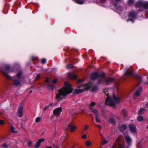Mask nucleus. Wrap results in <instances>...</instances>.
I'll return each instance as SVG.
<instances>
[{"label": "nucleus", "mask_w": 148, "mask_h": 148, "mask_svg": "<svg viewBox=\"0 0 148 148\" xmlns=\"http://www.w3.org/2000/svg\"><path fill=\"white\" fill-rule=\"evenodd\" d=\"M45 82H46V83H47V82H49V79L48 78H47L45 81Z\"/></svg>", "instance_id": "09e8293b"}, {"label": "nucleus", "mask_w": 148, "mask_h": 148, "mask_svg": "<svg viewBox=\"0 0 148 148\" xmlns=\"http://www.w3.org/2000/svg\"><path fill=\"white\" fill-rule=\"evenodd\" d=\"M76 127L75 126H73L71 125H68L67 127L65 128L66 130H67L69 128H70L71 130V132H73L76 128Z\"/></svg>", "instance_id": "4468645a"}, {"label": "nucleus", "mask_w": 148, "mask_h": 148, "mask_svg": "<svg viewBox=\"0 0 148 148\" xmlns=\"http://www.w3.org/2000/svg\"><path fill=\"white\" fill-rule=\"evenodd\" d=\"M72 67V64H70L68 65L67 66V68L68 69H69L71 68Z\"/></svg>", "instance_id": "4c0bfd02"}, {"label": "nucleus", "mask_w": 148, "mask_h": 148, "mask_svg": "<svg viewBox=\"0 0 148 148\" xmlns=\"http://www.w3.org/2000/svg\"><path fill=\"white\" fill-rule=\"evenodd\" d=\"M3 114V112H0V114Z\"/></svg>", "instance_id": "603ef678"}, {"label": "nucleus", "mask_w": 148, "mask_h": 148, "mask_svg": "<svg viewBox=\"0 0 148 148\" xmlns=\"http://www.w3.org/2000/svg\"><path fill=\"white\" fill-rule=\"evenodd\" d=\"M63 139H65V137L64 136V137H62V139H63Z\"/></svg>", "instance_id": "864d4df0"}, {"label": "nucleus", "mask_w": 148, "mask_h": 148, "mask_svg": "<svg viewBox=\"0 0 148 148\" xmlns=\"http://www.w3.org/2000/svg\"><path fill=\"white\" fill-rule=\"evenodd\" d=\"M96 126L100 129L101 128V127L100 125H97Z\"/></svg>", "instance_id": "49530a36"}, {"label": "nucleus", "mask_w": 148, "mask_h": 148, "mask_svg": "<svg viewBox=\"0 0 148 148\" xmlns=\"http://www.w3.org/2000/svg\"><path fill=\"white\" fill-rule=\"evenodd\" d=\"M130 130L133 133H134L136 131V127L135 125L133 124L129 125Z\"/></svg>", "instance_id": "ddd939ff"}, {"label": "nucleus", "mask_w": 148, "mask_h": 148, "mask_svg": "<svg viewBox=\"0 0 148 148\" xmlns=\"http://www.w3.org/2000/svg\"><path fill=\"white\" fill-rule=\"evenodd\" d=\"M144 120V117L141 116H138L137 117V120L139 122H141Z\"/></svg>", "instance_id": "b1692460"}, {"label": "nucleus", "mask_w": 148, "mask_h": 148, "mask_svg": "<svg viewBox=\"0 0 148 148\" xmlns=\"http://www.w3.org/2000/svg\"><path fill=\"white\" fill-rule=\"evenodd\" d=\"M105 77V74L104 73H99L98 72L92 73L91 75V79L93 80L98 79L99 78H103Z\"/></svg>", "instance_id": "0eeeda50"}, {"label": "nucleus", "mask_w": 148, "mask_h": 148, "mask_svg": "<svg viewBox=\"0 0 148 148\" xmlns=\"http://www.w3.org/2000/svg\"><path fill=\"white\" fill-rule=\"evenodd\" d=\"M41 62L42 63L44 64L46 62V60L45 58H43L41 60Z\"/></svg>", "instance_id": "c9c22d12"}, {"label": "nucleus", "mask_w": 148, "mask_h": 148, "mask_svg": "<svg viewBox=\"0 0 148 148\" xmlns=\"http://www.w3.org/2000/svg\"><path fill=\"white\" fill-rule=\"evenodd\" d=\"M40 74H38L37 75V77L36 78V80H38L40 78Z\"/></svg>", "instance_id": "37998d69"}, {"label": "nucleus", "mask_w": 148, "mask_h": 148, "mask_svg": "<svg viewBox=\"0 0 148 148\" xmlns=\"http://www.w3.org/2000/svg\"><path fill=\"white\" fill-rule=\"evenodd\" d=\"M47 88L49 89L53 90L55 88L54 86L51 84H48L47 85Z\"/></svg>", "instance_id": "412c9836"}, {"label": "nucleus", "mask_w": 148, "mask_h": 148, "mask_svg": "<svg viewBox=\"0 0 148 148\" xmlns=\"http://www.w3.org/2000/svg\"><path fill=\"white\" fill-rule=\"evenodd\" d=\"M120 139L117 138L115 143L113 145V148H123L122 145L119 143Z\"/></svg>", "instance_id": "6e6552de"}, {"label": "nucleus", "mask_w": 148, "mask_h": 148, "mask_svg": "<svg viewBox=\"0 0 148 148\" xmlns=\"http://www.w3.org/2000/svg\"><path fill=\"white\" fill-rule=\"evenodd\" d=\"M138 147H141L140 144H138Z\"/></svg>", "instance_id": "6e6d98bb"}, {"label": "nucleus", "mask_w": 148, "mask_h": 148, "mask_svg": "<svg viewBox=\"0 0 148 148\" xmlns=\"http://www.w3.org/2000/svg\"><path fill=\"white\" fill-rule=\"evenodd\" d=\"M62 111V108L61 107H58L55 109L53 111V114L59 116Z\"/></svg>", "instance_id": "9d476101"}, {"label": "nucleus", "mask_w": 148, "mask_h": 148, "mask_svg": "<svg viewBox=\"0 0 148 148\" xmlns=\"http://www.w3.org/2000/svg\"><path fill=\"white\" fill-rule=\"evenodd\" d=\"M64 84L65 86L59 89L56 94V99L57 101H61L65 99L66 95L73 91L71 85L67 81H65Z\"/></svg>", "instance_id": "f03ea898"}, {"label": "nucleus", "mask_w": 148, "mask_h": 148, "mask_svg": "<svg viewBox=\"0 0 148 148\" xmlns=\"http://www.w3.org/2000/svg\"><path fill=\"white\" fill-rule=\"evenodd\" d=\"M23 107L22 106H21L18 109L17 113L19 117H21L23 116Z\"/></svg>", "instance_id": "2eb2a0df"}, {"label": "nucleus", "mask_w": 148, "mask_h": 148, "mask_svg": "<svg viewBox=\"0 0 148 148\" xmlns=\"http://www.w3.org/2000/svg\"><path fill=\"white\" fill-rule=\"evenodd\" d=\"M86 146H89L91 144V143L89 141H87L86 143Z\"/></svg>", "instance_id": "72a5a7b5"}, {"label": "nucleus", "mask_w": 148, "mask_h": 148, "mask_svg": "<svg viewBox=\"0 0 148 148\" xmlns=\"http://www.w3.org/2000/svg\"><path fill=\"white\" fill-rule=\"evenodd\" d=\"M45 140V139L44 138H42L39 139L36 143L35 147L37 148H39L40 147L41 143L44 142Z\"/></svg>", "instance_id": "f8f14e48"}, {"label": "nucleus", "mask_w": 148, "mask_h": 148, "mask_svg": "<svg viewBox=\"0 0 148 148\" xmlns=\"http://www.w3.org/2000/svg\"><path fill=\"white\" fill-rule=\"evenodd\" d=\"M68 76L72 79H75L77 78V76L74 75L72 73H69L68 74Z\"/></svg>", "instance_id": "a211bd4d"}, {"label": "nucleus", "mask_w": 148, "mask_h": 148, "mask_svg": "<svg viewBox=\"0 0 148 148\" xmlns=\"http://www.w3.org/2000/svg\"><path fill=\"white\" fill-rule=\"evenodd\" d=\"M143 7L145 9H148V2H144Z\"/></svg>", "instance_id": "393cba45"}, {"label": "nucleus", "mask_w": 148, "mask_h": 148, "mask_svg": "<svg viewBox=\"0 0 148 148\" xmlns=\"http://www.w3.org/2000/svg\"><path fill=\"white\" fill-rule=\"evenodd\" d=\"M146 106L148 108V102L145 104Z\"/></svg>", "instance_id": "3c124183"}, {"label": "nucleus", "mask_w": 148, "mask_h": 148, "mask_svg": "<svg viewBox=\"0 0 148 148\" xmlns=\"http://www.w3.org/2000/svg\"><path fill=\"white\" fill-rule=\"evenodd\" d=\"M97 86H94L92 89V91L93 92H95L97 90Z\"/></svg>", "instance_id": "c756f323"}, {"label": "nucleus", "mask_w": 148, "mask_h": 148, "mask_svg": "<svg viewBox=\"0 0 148 148\" xmlns=\"http://www.w3.org/2000/svg\"><path fill=\"white\" fill-rule=\"evenodd\" d=\"M102 115L103 116H105V113L103 111H102Z\"/></svg>", "instance_id": "de8ad7c7"}, {"label": "nucleus", "mask_w": 148, "mask_h": 148, "mask_svg": "<svg viewBox=\"0 0 148 148\" xmlns=\"http://www.w3.org/2000/svg\"><path fill=\"white\" fill-rule=\"evenodd\" d=\"M91 86V84L90 82L85 84L83 85H79L78 87L79 88L78 89H75V92L77 93L84 92V91L89 89Z\"/></svg>", "instance_id": "20e7f679"}, {"label": "nucleus", "mask_w": 148, "mask_h": 148, "mask_svg": "<svg viewBox=\"0 0 148 148\" xmlns=\"http://www.w3.org/2000/svg\"><path fill=\"white\" fill-rule=\"evenodd\" d=\"M128 15L130 17L134 18L136 17V14L135 12H132L129 13Z\"/></svg>", "instance_id": "aec40b11"}, {"label": "nucleus", "mask_w": 148, "mask_h": 148, "mask_svg": "<svg viewBox=\"0 0 148 148\" xmlns=\"http://www.w3.org/2000/svg\"><path fill=\"white\" fill-rule=\"evenodd\" d=\"M126 111L125 109H123L122 110L121 114H122L125 115V114L126 113Z\"/></svg>", "instance_id": "e433bc0d"}, {"label": "nucleus", "mask_w": 148, "mask_h": 148, "mask_svg": "<svg viewBox=\"0 0 148 148\" xmlns=\"http://www.w3.org/2000/svg\"><path fill=\"white\" fill-rule=\"evenodd\" d=\"M145 110V109L143 108H141L140 109V110L139 111V113L140 114L142 112Z\"/></svg>", "instance_id": "f704fd0d"}, {"label": "nucleus", "mask_w": 148, "mask_h": 148, "mask_svg": "<svg viewBox=\"0 0 148 148\" xmlns=\"http://www.w3.org/2000/svg\"><path fill=\"white\" fill-rule=\"evenodd\" d=\"M86 137H87V136L85 134L83 135H82V138H84V139L86 138Z\"/></svg>", "instance_id": "79ce46f5"}, {"label": "nucleus", "mask_w": 148, "mask_h": 148, "mask_svg": "<svg viewBox=\"0 0 148 148\" xmlns=\"http://www.w3.org/2000/svg\"><path fill=\"white\" fill-rule=\"evenodd\" d=\"M8 146L7 145L5 144L3 145L2 146V147H3L4 148H7L8 147Z\"/></svg>", "instance_id": "ea45409f"}, {"label": "nucleus", "mask_w": 148, "mask_h": 148, "mask_svg": "<svg viewBox=\"0 0 148 148\" xmlns=\"http://www.w3.org/2000/svg\"><path fill=\"white\" fill-rule=\"evenodd\" d=\"M127 128L126 126L124 124H122L119 127V130L121 132H123V131L126 130Z\"/></svg>", "instance_id": "6ab92c4d"}, {"label": "nucleus", "mask_w": 148, "mask_h": 148, "mask_svg": "<svg viewBox=\"0 0 148 148\" xmlns=\"http://www.w3.org/2000/svg\"><path fill=\"white\" fill-rule=\"evenodd\" d=\"M102 142L101 143L102 145H103L105 144H106L108 143V141H107L105 138H104L102 136Z\"/></svg>", "instance_id": "5701e85b"}, {"label": "nucleus", "mask_w": 148, "mask_h": 148, "mask_svg": "<svg viewBox=\"0 0 148 148\" xmlns=\"http://www.w3.org/2000/svg\"><path fill=\"white\" fill-rule=\"evenodd\" d=\"M126 142L127 145H130L132 143V140L130 137L127 134H124Z\"/></svg>", "instance_id": "1a4fd4ad"}, {"label": "nucleus", "mask_w": 148, "mask_h": 148, "mask_svg": "<svg viewBox=\"0 0 148 148\" xmlns=\"http://www.w3.org/2000/svg\"><path fill=\"white\" fill-rule=\"evenodd\" d=\"M82 80L79 79H78V81H77L79 83V82H81L82 81Z\"/></svg>", "instance_id": "8fccbe9b"}, {"label": "nucleus", "mask_w": 148, "mask_h": 148, "mask_svg": "<svg viewBox=\"0 0 148 148\" xmlns=\"http://www.w3.org/2000/svg\"><path fill=\"white\" fill-rule=\"evenodd\" d=\"M89 126L88 125H86L85 126V127H84V129L85 130H86L87 128H88Z\"/></svg>", "instance_id": "a18cd8bd"}, {"label": "nucleus", "mask_w": 148, "mask_h": 148, "mask_svg": "<svg viewBox=\"0 0 148 148\" xmlns=\"http://www.w3.org/2000/svg\"><path fill=\"white\" fill-rule=\"evenodd\" d=\"M47 148H52V147L51 146H49L47 147Z\"/></svg>", "instance_id": "5fc2aeb1"}, {"label": "nucleus", "mask_w": 148, "mask_h": 148, "mask_svg": "<svg viewBox=\"0 0 148 148\" xmlns=\"http://www.w3.org/2000/svg\"><path fill=\"white\" fill-rule=\"evenodd\" d=\"M54 147H56V148H58V147H57L55 145H54Z\"/></svg>", "instance_id": "4d7b16f0"}, {"label": "nucleus", "mask_w": 148, "mask_h": 148, "mask_svg": "<svg viewBox=\"0 0 148 148\" xmlns=\"http://www.w3.org/2000/svg\"><path fill=\"white\" fill-rule=\"evenodd\" d=\"M144 2V1L142 0L138 1L136 3V7L140 8L143 6Z\"/></svg>", "instance_id": "dca6fc26"}, {"label": "nucleus", "mask_w": 148, "mask_h": 148, "mask_svg": "<svg viewBox=\"0 0 148 148\" xmlns=\"http://www.w3.org/2000/svg\"><path fill=\"white\" fill-rule=\"evenodd\" d=\"M95 104V103L94 102H92L90 105V109L92 112H93L95 114L96 121L97 122H100V120L98 118V116L99 115L98 110L94 109L93 108V107Z\"/></svg>", "instance_id": "39448f33"}, {"label": "nucleus", "mask_w": 148, "mask_h": 148, "mask_svg": "<svg viewBox=\"0 0 148 148\" xmlns=\"http://www.w3.org/2000/svg\"><path fill=\"white\" fill-rule=\"evenodd\" d=\"M129 21H131L132 23L134 22V18H130L127 20V21L128 22Z\"/></svg>", "instance_id": "58836bf2"}, {"label": "nucleus", "mask_w": 148, "mask_h": 148, "mask_svg": "<svg viewBox=\"0 0 148 148\" xmlns=\"http://www.w3.org/2000/svg\"><path fill=\"white\" fill-rule=\"evenodd\" d=\"M142 90V87H140L139 88L138 90H137L135 93L134 94V99H136V98L139 97L140 94Z\"/></svg>", "instance_id": "9b49d317"}, {"label": "nucleus", "mask_w": 148, "mask_h": 148, "mask_svg": "<svg viewBox=\"0 0 148 148\" xmlns=\"http://www.w3.org/2000/svg\"><path fill=\"white\" fill-rule=\"evenodd\" d=\"M76 3L79 4H83L84 3V1L82 0H75Z\"/></svg>", "instance_id": "4be33fe9"}, {"label": "nucleus", "mask_w": 148, "mask_h": 148, "mask_svg": "<svg viewBox=\"0 0 148 148\" xmlns=\"http://www.w3.org/2000/svg\"><path fill=\"white\" fill-rule=\"evenodd\" d=\"M10 129L11 131L12 132L14 133H16L17 132L15 130V128H14V127L13 126H11L10 127Z\"/></svg>", "instance_id": "cd10ccee"}, {"label": "nucleus", "mask_w": 148, "mask_h": 148, "mask_svg": "<svg viewBox=\"0 0 148 148\" xmlns=\"http://www.w3.org/2000/svg\"><path fill=\"white\" fill-rule=\"evenodd\" d=\"M1 71L7 78L12 79L13 81V85L16 86H18L21 84V82L20 80L23 74L21 71L17 72L16 75L12 77H11L8 74V73H12L14 71L13 69L10 68V66L9 65H6L5 68Z\"/></svg>", "instance_id": "f257e3e1"}, {"label": "nucleus", "mask_w": 148, "mask_h": 148, "mask_svg": "<svg viewBox=\"0 0 148 148\" xmlns=\"http://www.w3.org/2000/svg\"><path fill=\"white\" fill-rule=\"evenodd\" d=\"M52 105V103H50L47 106H46L44 108V110L45 111L46 110L48 109L49 108V107L50 106H51Z\"/></svg>", "instance_id": "a878e982"}, {"label": "nucleus", "mask_w": 148, "mask_h": 148, "mask_svg": "<svg viewBox=\"0 0 148 148\" xmlns=\"http://www.w3.org/2000/svg\"><path fill=\"white\" fill-rule=\"evenodd\" d=\"M57 79H55L53 81V84H55L57 83Z\"/></svg>", "instance_id": "c03bdc74"}, {"label": "nucleus", "mask_w": 148, "mask_h": 148, "mask_svg": "<svg viewBox=\"0 0 148 148\" xmlns=\"http://www.w3.org/2000/svg\"><path fill=\"white\" fill-rule=\"evenodd\" d=\"M132 75V71L130 70L128 71L127 69H126L125 71L124 74V77H127L129 76Z\"/></svg>", "instance_id": "f3484780"}, {"label": "nucleus", "mask_w": 148, "mask_h": 148, "mask_svg": "<svg viewBox=\"0 0 148 148\" xmlns=\"http://www.w3.org/2000/svg\"><path fill=\"white\" fill-rule=\"evenodd\" d=\"M4 123V122L2 120H1L0 121V124L1 125H2Z\"/></svg>", "instance_id": "a19ab883"}, {"label": "nucleus", "mask_w": 148, "mask_h": 148, "mask_svg": "<svg viewBox=\"0 0 148 148\" xmlns=\"http://www.w3.org/2000/svg\"><path fill=\"white\" fill-rule=\"evenodd\" d=\"M114 81V78L109 77L105 79L104 80L100 79L98 81L97 83L98 84H103L108 85L113 82Z\"/></svg>", "instance_id": "423d86ee"}, {"label": "nucleus", "mask_w": 148, "mask_h": 148, "mask_svg": "<svg viewBox=\"0 0 148 148\" xmlns=\"http://www.w3.org/2000/svg\"><path fill=\"white\" fill-rule=\"evenodd\" d=\"M147 129L148 130V125H147Z\"/></svg>", "instance_id": "13d9d810"}, {"label": "nucleus", "mask_w": 148, "mask_h": 148, "mask_svg": "<svg viewBox=\"0 0 148 148\" xmlns=\"http://www.w3.org/2000/svg\"><path fill=\"white\" fill-rule=\"evenodd\" d=\"M33 142L31 141H29L28 143V145L29 146V147H31L32 146Z\"/></svg>", "instance_id": "7c9ffc66"}, {"label": "nucleus", "mask_w": 148, "mask_h": 148, "mask_svg": "<svg viewBox=\"0 0 148 148\" xmlns=\"http://www.w3.org/2000/svg\"><path fill=\"white\" fill-rule=\"evenodd\" d=\"M109 122L110 123L114 124V120L113 118H110L109 119Z\"/></svg>", "instance_id": "bb28decb"}, {"label": "nucleus", "mask_w": 148, "mask_h": 148, "mask_svg": "<svg viewBox=\"0 0 148 148\" xmlns=\"http://www.w3.org/2000/svg\"><path fill=\"white\" fill-rule=\"evenodd\" d=\"M41 118L40 117H38L36 119V121L37 123H38L41 120Z\"/></svg>", "instance_id": "2f4dec72"}, {"label": "nucleus", "mask_w": 148, "mask_h": 148, "mask_svg": "<svg viewBox=\"0 0 148 148\" xmlns=\"http://www.w3.org/2000/svg\"><path fill=\"white\" fill-rule=\"evenodd\" d=\"M136 78H137V79H138L139 81L141 82V81L142 79V78L141 77L137 75L136 76Z\"/></svg>", "instance_id": "473e14b6"}, {"label": "nucleus", "mask_w": 148, "mask_h": 148, "mask_svg": "<svg viewBox=\"0 0 148 148\" xmlns=\"http://www.w3.org/2000/svg\"><path fill=\"white\" fill-rule=\"evenodd\" d=\"M134 0H129L128 1V4L129 5H131L134 2Z\"/></svg>", "instance_id": "c85d7f7f"}, {"label": "nucleus", "mask_w": 148, "mask_h": 148, "mask_svg": "<svg viewBox=\"0 0 148 148\" xmlns=\"http://www.w3.org/2000/svg\"><path fill=\"white\" fill-rule=\"evenodd\" d=\"M109 92L108 89H105L103 91L107 96L105 103L106 105L110 106H114L116 104L120 102L121 99L119 97H115L114 94L113 95L112 97H111L108 95Z\"/></svg>", "instance_id": "7ed1b4c3"}]
</instances>
